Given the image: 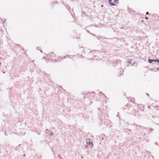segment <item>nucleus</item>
<instances>
[{
  "label": "nucleus",
  "mask_w": 159,
  "mask_h": 159,
  "mask_svg": "<svg viewBox=\"0 0 159 159\" xmlns=\"http://www.w3.org/2000/svg\"><path fill=\"white\" fill-rule=\"evenodd\" d=\"M86 143L87 144L89 145H91V147L92 148L93 147V144L92 143V142L90 141V140L89 139H88L86 141Z\"/></svg>",
  "instance_id": "obj_1"
},
{
  "label": "nucleus",
  "mask_w": 159,
  "mask_h": 159,
  "mask_svg": "<svg viewBox=\"0 0 159 159\" xmlns=\"http://www.w3.org/2000/svg\"><path fill=\"white\" fill-rule=\"evenodd\" d=\"M108 3L109 4H110V5H112V6L115 5V3H113V2H111V0H108Z\"/></svg>",
  "instance_id": "obj_2"
},
{
  "label": "nucleus",
  "mask_w": 159,
  "mask_h": 159,
  "mask_svg": "<svg viewBox=\"0 0 159 159\" xmlns=\"http://www.w3.org/2000/svg\"><path fill=\"white\" fill-rule=\"evenodd\" d=\"M153 61H154V60L153 59H148V62L150 63H152Z\"/></svg>",
  "instance_id": "obj_3"
},
{
  "label": "nucleus",
  "mask_w": 159,
  "mask_h": 159,
  "mask_svg": "<svg viewBox=\"0 0 159 159\" xmlns=\"http://www.w3.org/2000/svg\"><path fill=\"white\" fill-rule=\"evenodd\" d=\"M119 0H114V2L113 3H115V5H116V4H117L118 3V1Z\"/></svg>",
  "instance_id": "obj_4"
},
{
  "label": "nucleus",
  "mask_w": 159,
  "mask_h": 159,
  "mask_svg": "<svg viewBox=\"0 0 159 159\" xmlns=\"http://www.w3.org/2000/svg\"><path fill=\"white\" fill-rule=\"evenodd\" d=\"M135 125L136 128L137 129H139V127L141 128V126L140 125H136V124H135Z\"/></svg>",
  "instance_id": "obj_5"
},
{
  "label": "nucleus",
  "mask_w": 159,
  "mask_h": 159,
  "mask_svg": "<svg viewBox=\"0 0 159 159\" xmlns=\"http://www.w3.org/2000/svg\"><path fill=\"white\" fill-rule=\"evenodd\" d=\"M154 62H157L158 63H159V59H155L154 60Z\"/></svg>",
  "instance_id": "obj_6"
},
{
  "label": "nucleus",
  "mask_w": 159,
  "mask_h": 159,
  "mask_svg": "<svg viewBox=\"0 0 159 159\" xmlns=\"http://www.w3.org/2000/svg\"><path fill=\"white\" fill-rule=\"evenodd\" d=\"M55 55V54H54L53 52H52L51 53V56L54 57Z\"/></svg>",
  "instance_id": "obj_7"
},
{
  "label": "nucleus",
  "mask_w": 159,
  "mask_h": 159,
  "mask_svg": "<svg viewBox=\"0 0 159 159\" xmlns=\"http://www.w3.org/2000/svg\"><path fill=\"white\" fill-rule=\"evenodd\" d=\"M52 134H53V133H52V132H50V135H52Z\"/></svg>",
  "instance_id": "obj_8"
},
{
  "label": "nucleus",
  "mask_w": 159,
  "mask_h": 159,
  "mask_svg": "<svg viewBox=\"0 0 159 159\" xmlns=\"http://www.w3.org/2000/svg\"><path fill=\"white\" fill-rule=\"evenodd\" d=\"M148 13H149L148 12H146V14H147V15L148 14Z\"/></svg>",
  "instance_id": "obj_9"
},
{
  "label": "nucleus",
  "mask_w": 159,
  "mask_h": 159,
  "mask_svg": "<svg viewBox=\"0 0 159 159\" xmlns=\"http://www.w3.org/2000/svg\"><path fill=\"white\" fill-rule=\"evenodd\" d=\"M48 129H47L46 130V132L47 133V131H48Z\"/></svg>",
  "instance_id": "obj_10"
},
{
  "label": "nucleus",
  "mask_w": 159,
  "mask_h": 159,
  "mask_svg": "<svg viewBox=\"0 0 159 159\" xmlns=\"http://www.w3.org/2000/svg\"><path fill=\"white\" fill-rule=\"evenodd\" d=\"M97 38H98V39H100V38H99L98 37Z\"/></svg>",
  "instance_id": "obj_11"
},
{
  "label": "nucleus",
  "mask_w": 159,
  "mask_h": 159,
  "mask_svg": "<svg viewBox=\"0 0 159 159\" xmlns=\"http://www.w3.org/2000/svg\"><path fill=\"white\" fill-rule=\"evenodd\" d=\"M147 94L148 95V96H149V94L148 93H147Z\"/></svg>",
  "instance_id": "obj_12"
},
{
  "label": "nucleus",
  "mask_w": 159,
  "mask_h": 159,
  "mask_svg": "<svg viewBox=\"0 0 159 159\" xmlns=\"http://www.w3.org/2000/svg\"><path fill=\"white\" fill-rule=\"evenodd\" d=\"M25 154L23 155V156L25 157Z\"/></svg>",
  "instance_id": "obj_13"
},
{
  "label": "nucleus",
  "mask_w": 159,
  "mask_h": 159,
  "mask_svg": "<svg viewBox=\"0 0 159 159\" xmlns=\"http://www.w3.org/2000/svg\"><path fill=\"white\" fill-rule=\"evenodd\" d=\"M84 98H85V97L84 96Z\"/></svg>",
  "instance_id": "obj_14"
},
{
  "label": "nucleus",
  "mask_w": 159,
  "mask_h": 159,
  "mask_svg": "<svg viewBox=\"0 0 159 159\" xmlns=\"http://www.w3.org/2000/svg\"><path fill=\"white\" fill-rule=\"evenodd\" d=\"M86 147H87V145H86Z\"/></svg>",
  "instance_id": "obj_15"
},
{
  "label": "nucleus",
  "mask_w": 159,
  "mask_h": 159,
  "mask_svg": "<svg viewBox=\"0 0 159 159\" xmlns=\"http://www.w3.org/2000/svg\"><path fill=\"white\" fill-rule=\"evenodd\" d=\"M3 73H5V72H3Z\"/></svg>",
  "instance_id": "obj_16"
},
{
  "label": "nucleus",
  "mask_w": 159,
  "mask_h": 159,
  "mask_svg": "<svg viewBox=\"0 0 159 159\" xmlns=\"http://www.w3.org/2000/svg\"><path fill=\"white\" fill-rule=\"evenodd\" d=\"M146 19H148V17H146Z\"/></svg>",
  "instance_id": "obj_17"
},
{
  "label": "nucleus",
  "mask_w": 159,
  "mask_h": 159,
  "mask_svg": "<svg viewBox=\"0 0 159 159\" xmlns=\"http://www.w3.org/2000/svg\"><path fill=\"white\" fill-rule=\"evenodd\" d=\"M112 0H111V1H112Z\"/></svg>",
  "instance_id": "obj_18"
}]
</instances>
